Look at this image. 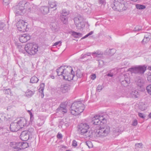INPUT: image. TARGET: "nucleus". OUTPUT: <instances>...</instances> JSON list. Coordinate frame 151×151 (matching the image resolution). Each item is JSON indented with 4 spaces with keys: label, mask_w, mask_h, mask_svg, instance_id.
<instances>
[{
    "label": "nucleus",
    "mask_w": 151,
    "mask_h": 151,
    "mask_svg": "<svg viewBox=\"0 0 151 151\" xmlns=\"http://www.w3.org/2000/svg\"><path fill=\"white\" fill-rule=\"evenodd\" d=\"M58 76H62L63 78L68 81L73 79L74 76V72L70 67L62 66L58 68L57 70Z\"/></svg>",
    "instance_id": "obj_1"
},
{
    "label": "nucleus",
    "mask_w": 151,
    "mask_h": 151,
    "mask_svg": "<svg viewBox=\"0 0 151 151\" xmlns=\"http://www.w3.org/2000/svg\"><path fill=\"white\" fill-rule=\"evenodd\" d=\"M84 105L80 102L73 103L70 109L71 113L73 115H77L82 112L84 109Z\"/></svg>",
    "instance_id": "obj_2"
},
{
    "label": "nucleus",
    "mask_w": 151,
    "mask_h": 151,
    "mask_svg": "<svg viewBox=\"0 0 151 151\" xmlns=\"http://www.w3.org/2000/svg\"><path fill=\"white\" fill-rule=\"evenodd\" d=\"M38 46L32 43H29L26 45L25 49L29 54L33 55L36 54L38 51Z\"/></svg>",
    "instance_id": "obj_3"
},
{
    "label": "nucleus",
    "mask_w": 151,
    "mask_h": 151,
    "mask_svg": "<svg viewBox=\"0 0 151 151\" xmlns=\"http://www.w3.org/2000/svg\"><path fill=\"white\" fill-rule=\"evenodd\" d=\"M28 24L23 20H20L17 23L16 26L18 30L20 32H24L28 29Z\"/></svg>",
    "instance_id": "obj_4"
},
{
    "label": "nucleus",
    "mask_w": 151,
    "mask_h": 151,
    "mask_svg": "<svg viewBox=\"0 0 151 151\" xmlns=\"http://www.w3.org/2000/svg\"><path fill=\"white\" fill-rule=\"evenodd\" d=\"M110 132V128L106 124L104 125H101L98 132V134L99 136H106Z\"/></svg>",
    "instance_id": "obj_5"
},
{
    "label": "nucleus",
    "mask_w": 151,
    "mask_h": 151,
    "mask_svg": "<svg viewBox=\"0 0 151 151\" xmlns=\"http://www.w3.org/2000/svg\"><path fill=\"white\" fill-rule=\"evenodd\" d=\"M124 1L122 0H115L114 2V9L119 10L123 11L126 9L125 5L123 3Z\"/></svg>",
    "instance_id": "obj_6"
},
{
    "label": "nucleus",
    "mask_w": 151,
    "mask_h": 151,
    "mask_svg": "<svg viewBox=\"0 0 151 151\" xmlns=\"http://www.w3.org/2000/svg\"><path fill=\"white\" fill-rule=\"evenodd\" d=\"M78 129L79 133L83 134L87 132L89 126L86 124L81 123L78 126Z\"/></svg>",
    "instance_id": "obj_7"
},
{
    "label": "nucleus",
    "mask_w": 151,
    "mask_h": 151,
    "mask_svg": "<svg viewBox=\"0 0 151 151\" xmlns=\"http://www.w3.org/2000/svg\"><path fill=\"white\" fill-rule=\"evenodd\" d=\"M31 134V132L28 130L23 131L21 134L20 138L22 141H27L29 139Z\"/></svg>",
    "instance_id": "obj_8"
},
{
    "label": "nucleus",
    "mask_w": 151,
    "mask_h": 151,
    "mask_svg": "<svg viewBox=\"0 0 151 151\" xmlns=\"http://www.w3.org/2000/svg\"><path fill=\"white\" fill-rule=\"evenodd\" d=\"M103 119H104V118L102 116L96 115L93 118L92 122L95 125H99L101 123V120Z\"/></svg>",
    "instance_id": "obj_9"
},
{
    "label": "nucleus",
    "mask_w": 151,
    "mask_h": 151,
    "mask_svg": "<svg viewBox=\"0 0 151 151\" xmlns=\"http://www.w3.org/2000/svg\"><path fill=\"white\" fill-rule=\"evenodd\" d=\"M20 129L26 126L27 124V120L24 118H21L17 122Z\"/></svg>",
    "instance_id": "obj_10"
},
{
    "label": "nucleus",
    "mask_w": 151,
    "mask_h": 151,
    "mask_svg": "<svg viewBox=\"0 0 151 151\" xmlns=\"http://www.w3.org/2000/svg\"><path fill=\"white\" fill-rule=\"evenodd\" d=\"M31 36L28 34H24L21 35L19 38L20 41L22 43H24L29 40Z\"/></svg>",
    "instance_id": "obj_11"
},
{
    "label": "nucleus",
    "mask_w": 151,
    "mask_h": 151,
    "mask_svg": "<svg viewBox=\"0 0 151 151\" xmlns=\"http://www.w3.org/2000/svg\"><path fill=\"white\" fill-rule=\"evenodd\" d=\"M146 68L147 67L145 66H139L134 68H129V70L131 71L132 70H133L138 71L141 73H143L146 70Z\"/></svg>",
    "instance_id": "obj_12"
},
{
    "label": "nucleus",
    "mask_w": 151,
    "mask_h": 151,
    "mask_svg": "<svg viewBox=\"0 0 151 151\" xmlns=\"http://www.w3.org/2000/svg\"><path fill=\"white\" fill-rule=\"evenodd\" d=\"M20 129L17 122H13L10 124V129L12 132H16Z\"/></svg>",
    "instance_id": "obj_13"
},
{
    "label": "nucleus",
    "mask_w": 151,
    "mask_h": 151,
    "mask_svg": "<svg viewBox=\"0 0 151 151\" xmlns=\"http://www.w3.org/2000/svg\"><path fill=\"white\" fill-rule=\"evenodd\" d=\"M45 84L43 83H41L40 85V87L39 89V92L41 93V97L43 98L44 96L43 92L44 89Z\"/></svg>",
    "instance_id": "obj_14"
},
{
    "label": "nucleus",
    "mask_w": 151,
    "mask_h": 151,
    "mask_svg": "<svg viewBox=\"0 0 151 151\" xmlns=\"http://www.w3.org/2000/svg\"><path fill=\"white\" fill-rule=\"evenodd\" d=\"M38 81V79L35 76H33L30 79V82L32 83H37Z\"/></svg>",
    "instance_id": "obj_15"
},
{
    "label": "nucleus",
    "mask_w": 151,
    "mask_h": 151,
    "mask_svg": "<svg viewBox=\"0 0 151 151\" xmlns=\"http://www.w3.org/2000/svg\"><path fill=\"white\" fill-rule=\"evenodd\" d=\"M21 149H25L28 147V144L27 142H21Z\"/></svg>",
    "instance_id": "obj_16"
},
{
    "label": "nucleus",
    "mask_w": 151,
    "mask_h": 151,
    "mask_svg": "<svg viewBox=\"0 0 151 151\" xmlns=\"http://www.w3.org/2000/svg\"><path fill=\"white\" fill-rule=\"evenodd\" d=\"M135 6L136 8L139 9H143L145 8V6L144 5L137 4Z\"/></svg>",
    "instance_id": "obj_17"
},
{
    "label": "nucleus",
    "mask_w": 151,
    "mask_h": 151,
    "mask_svg": "<svg viewBox=\"0 0 151 151\" xmlns=\"http://www.w3.org/2000/svg\"><path fill=\"white\" fill-rule=\"evenodd\" d=\"M67 104V103L66 102L62 103L61 104L60 107L58 108V109L66 108Z\"/></svg>",
    "instance_id": "obj_18"
},
{
    "label": "nucleus",
    "mask_w": 151,
    "mask_h": 151,
    "mask_svg": "<svg viewBox=\"0 0 151 151\" xmlns=\"http://www.w3.org/2000/svg\"><path fill=\"white\" fill-rule=\"evenodd\" d=\"M21 142L16 143L15 144V147H14V148L18 150L21 149Z\"/></svg>",
    "instance_id": "obj_19"
},
{
    "label": "nucleus",
    "mask_w": 151,
    "mask_h": 151,
    "mask_svg": "<svg viewBox=\"0 0 151 151\" xmlns=\"http://www.w3.org/2000/svg\"><path fill=\"white\" fill-rule=\"evenodd\" d=\"M72 34L73 36L75 37H81V34L75 32H73Z\"/></svg>",
    "instance_id": "obj_20"
},
{
    "label": "nucleus",
    "mask_w": 151,
    "mask_h": 151,
    "mask_svg": "<svg viewBox=\"0 0 151 151\" xmlns=\"http://www.w3.org/2000/svg\"><path fill=\"white\" fill-rule=\"evenodd\" d=\"M147 91L148 93L151 95V85L147 86L146 88Z\"/></svg>",
    "instance_id": "obj_21"
},
{
    "label": "nucleus",
    "mask_w": 151,
    "mask_h": 151,
    "mask_svg": "<svg viewBox=\"0 0 151 151\" xmlns=\"http://www.w3.org/2000/svg\"><path fill=\"white\" fill-rule=\"evenodd\" d=\"M139 108L142 110H144L146 108V106L145 104L141 103L140 105Z\"/></svg>",
    "instance_id": "obj_22"
},
{
    "label": "nucleus",
    "mask_w": 151,
    "mask_h": 151,
    "mask_svg": "<svg viewBox=\"0 0 151 151\" xmlns=\"http://www.w3.org/2000/svg\"><path fill=\"white\" fill-rule=\"evenodd\" d=\"M132 93L133 95L134 96V97L135 98H137L139 96V94L138 93V92L137 91H135L134 92H132Z\"/></svg>",
    "instance_id": "obj_23"
},
{
    "label": "nucleus",
    "mask_w": 151,
    "mask_h": 151,
    "mask_svg": "<svg viewBox=\"0 0 151 151\" xmlns=\"http://www.w3.org/2000/svg\"><path fill=\"white\" fill-rule=\"evenodd\" d=\"M33 95V93L32 91H29L26 93V95L27 96H31Z\"/></svg>",
    "instance_id": "obj_24"
},
{
    "label": "nucleus",
    "mask_w": 151,
    "mask_h": 151,
    "mask_svg": "<svg viewBox=\"0 0 151 151\" xmlns=\"http://www.w3.org/2000/svg\"><path fill=\"white\" fill-rule=\"evenodd\" d=\"M59 110L60 111H62V112L63 113H66L67 112V109H66V108L60 109Z\"/></svg>",
    "instance_id": "obj_25"
},
{
    "label": "nucleus",
    "mask_w": 151,
    "mask_h": 151,
    "mask_svg": "<svg viewBox=\"0 0 151 151\" xmlns=\"http://www.w3.org/2000/svg\"><path fill=\"white\" fill-rule=\"evenodd\" d=\"M90 141H88L87 143V145L89 148H91L93 147Z\"/></svg>",
    "instance_id": "obj_26"
},
{
    "label": "nucleus",
    "mask_w": 151,
    "mask_h": 151,
    "mask_svg": "<svg viewBox=\"0 0 151 151\" xmlns=\"http://www.w3.org/2000/svg\"><path fill=\"white\" fill-rule=\"evenodd\" d=\"M72 145L74 147H76L77 145V142L75 140H73V141Z\"/></svg>",
    "instance_id": "obj_27"
},
{
    "label": "nucleus",
    "mask_w": 151,
    "mask_h": 151,
    "mask_svg": "<svg viewBox=\"0 0 151 151\" xmlns=\"http://www.w3.org/2000/svg\"><path fill=\"white\" fill-rule=\"evenodd\" d=\"M142 143H139L136 144L135 145L137 147L140 148L142 146Z\"/></svg>",
    "instance_id": "obj_28"
},
{
    "label": "nucleus",
    "mask_w": 151,
    "mask_h": 151,
    "mask_svg": "<svg viewBox=\"0 0 151 151\" xmlns=\"http://www.w3.org/2000/svg\"><path fill=\"white\" fill-rule=\"evenodd\" d=\"M96 77V75L95 74H92L91 76V78L93 80H94Z\"/></svg>",
    "instance_id": "obj_29"
},
{
    "label": "nucleus",
    "mask_w": 151,
    "mask_h": 151,
    "mask_svg": "<svg viewBox=\"0 0 151 151\" xmlns=\"http://www.w3.org/2000/svg\"><path fill=\"white\" fill-rule=\"evenodd\" d=\"M137 121L136 120H135L132 123V125L133 126H136L137 125Z\"/></svg>",
    "instance_id": "obj_30"
},
{
    "label": "nucleus",
    "mask_w": 151,
    "mask_h": 151,
    "mask_svg": "<svg viewBox=\"0 0 151 151\" xmlns=\"http://www.w3.org/2000/svg\"><path fill=\"white\" fill-rule=\"evenodd\" d=\"M62 43V42L60 41H59L58 42H55L54 43V44L53 45V46H55L56 45H58L59 44H61Z\"/></svg>",
    "instance_id": "obj_31"
},
{
    "label": "nucleus",
    "mask_w": 151,
    "mask_h": 151,
    "mask_svg": "<svg viewBox=\"0 0 151 151\" xmlns=\"http://www.w3.org/2000/svg\"><path fill=\"white\" fill-rule=\"evenodd\" d=\"M57 137L59 139H61L62 137V135L61 134H58L57 136Z\"/></svg>",
    "instance_id": "obj_32"
},
{
    "label": "nucleus",
    "mask_w": 151,
    "mask_h": 151,
    "mask_svg": "<svg viewBox=\"0 0 151 151\" xmlns=\"http://www.w3.org/2000/svg\"><path fill=\"white\" fill-rule=\"evenodd\" d=\"M147 79L148 81H151V74L149 75L147 77Z\"/></svg>",
    "instance_id": "obj_33"
},
{
    "label": "nucleus",
    "mask_w": 151,
    "mask_h": 151,
    "mask_svg": "<svg viewBox=\"0 0 151 151\" xmlns=\"http://www.w3.org/2000/svg\"><path fill=\"white\" fill-rule=\"evenodd\" d=\"M138 115L139 116V117H141L142 118H144L143 115L142 114L139 113L138 114Z\"/></svg>",
    "instance_id": "obj_34"
},
{
    "label": "nucleus",
    "mask_w": 151,
    "mask_h": 151,
    "mask_svg": "<svg viewBox=\"0 0 151 151\" xmlns=\"http://www.w3.org/2000/svg\"><path fill=\"white\" fill-rule=\"evenodd\" d=\"M62 14L63 16H66L68 14V13L67 12H63Z\"/></svg>",
    "instance_id": "obj_35"
},
{
    "label": "nucleus",
    "mask_w": 151,
    "mask_h": 151,
    "mask_svg": "<svg viewBox=\"0 0 151 151\" xmlns=\"http://www.w3.org/2000/svg\"><path fill=\"white\" fill-rule=\"evenodd\" d=\"M22 4V2H20L19 4V5L20 6L21 5H22V6H24V4H23V5Z\"/></svg>",
    "instance_id": "obj_36"
},
{
    "label": "nucleus",
    "mask_w": 151,
    "mask_h": 151,
    "mask_svg": "<svg viewBox=\"0 0 151 151\" xmlns=\"http://www.w3.org/2000/svg\"><path fill=\"white\" fill-rule=\"evenodd\" d=\"M93 33V32L92 31L90 32L89 33H88V36L90 35H91Z\"/></svg>",
    "instance_id": "obj_37"
},
{
    "label": "nucleus",
    "mask_w": 151,
    "mask_h": 151,
    "mask_svg": "<svg viewBox=\"0 0 151 151\" xmlns=\"http://www.w3.org/2000/svg\"><path fill=\"white\" fill-rule=\"evenodd\" d=\"M88 34H87V35H86L85 36H84L82 38L83 39H84V38H85L87 37H88Z\"/></svg>",
    "instance_id": "obj_38"
},
{
    "label": "nucleus",
    "mask_w": 151,
    "mask_h": 151,
    "mask_svg": "<svg viewBox=\"0 0 151 151\" xmlns=\"http://www.w3.org/2000/svg\"><path fill=\"white\" fill-rule=\"evenodd\" d=\"M148 69L151 70V66H149L148 68Z\"/></svg>",
    "instance_id": "obj_39"
},
{
    "label": "nucleus",
    "mask_w": 151,
    "mask_h": 151,
    "mask_svg": "<svg viewBox=\"0 0 151 151\" xmlns=\"http://www.w3.org/2000/svg\"><path fill=\"white\" fill-rule=\"evenodd\" d=\"M108 76H113V75H112V74H108Z\"/></svg>",
    "instance_id": "obj_40"
},
{
    "label": "nucleus",
    "mask_w": 151,
    "mask_h": 151,
    "mask_svg": "<svg viewBox=\"0 0 151 151\" xmlns=\"http://www.w3.org/2000/svg\"><path fill=\"white\" fill-rule=\"evenodd\" d=\"M131 1H134V2H136L138 0H131Z\"/></svg>",
    "instance_id": "obj_41"
},
{
    "label": "nucleus",
    "mask_w": 151,
    "mask_h": 151,
    "mask_svg": "<svg viewBox=\"0 0 151 151\" xmlns=\"http://www.w3.org/2000/svg\"><path fill=\"white\" fill-rule=\"evenodd\" d=\"M51 77L52 79H54V76H51Z\"/></svg>",
    "instance_id": "obj_42"
},
{
    "label": "nucleus",
    "mask_w": 151,
    "mask_h": 151,
    "mask_svg": "<svg viewBox=\"0 0 151 151\" xmlns=\"http://www.w3.org/2000/svg\"><path fill=\"white\" fill-rule=\"evenodd\" d=\"M45 9L46 10H48V9L47 7H45L44 9Z\"/></svg>",
    "instance_id": "obj_43"
},
{
    "label": "nucleus",
    "mask_w": 151,
    "mask_h": 151,
    "mask_svg": "<svg viewBox=\"0 0 151 151\" xmlns=\"http://www.w3.org/2000/svg\"><path fill=\"white\" fill-rule=\"evenodd\" d=\"M149 116L150 118H151V113L149 114Z\"/></svg>",
    "instance_id": "obj_44"
},
{
    "label": "nucleus",
    "mask_w": 151,
    "mask_h": 151,
    "mask_svg": "<svg viewBox=\"0 0 151 151\" xmlns=\"http://www.w3.org/2000/svg\"><path fill=\"white\" fill-rule=\"evenodd\" d=\"M63 18H63V17L61 19H62V20H63ZM64 20H67V19H66L65 18H64Z\"/></svg>",
    "instance_id": "obj_45"
},
{
    "label": "nucleus",
    "mask_w": 151,
    "mask_h": 151,
    "mask_svg": "<svg viewBox=\"0 0 151 151\" xmlns=\"http://www.w3.org/2000/svg\"><path fill=\"white\" fill-rule=\"evenodd\" d=\"M5 2V3L6 2V1H8V0H3Z\"/></svg>",
    "instance_id": "obj_46"
}]
</instances>
